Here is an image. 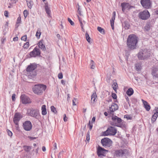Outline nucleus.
Here are the masks:
<instances>
[{
	"instance_id": "nucleus-1",
	"label": "nucleus",
	"mask_w": 158,
	"mask_h": 158,
	"mask_svg": "<svg viewBox=\"0 0 158 158\" xmlns=\"http://www.w3.org/2000/svg\"><path fill=\"white\" fill-rule=\"evenodd\" d=\"M138 42V37L134 34L129 35L127 40V45L130 50L136 49L137 46Z\"/></svg>"
},
{
	"instance_id": "nucleus-2",
	"label": "nucleus",
	"mask_w": 158,
	"mask_h": 158,
	"mask_svg": "<svg viewBox=\"0 0 158 158\" xmlns=\"http://www.w3.org/2000/svg\"><path fill=\"white\" fill-rule=\"evenodd\" d=\"M37 65L35 63L31 64L27 66L26 71L29 78H33L36 75V73L35 70L37 68Z\"/></svg>"
},
{
	"instance_id": "nucleus-3",
	"label": "nucleus",
	"mask_w": 158,
	"mask_h": 158,
	"mask_svg": "<svg viewBox=\"0 0 158 158\" xmlns=\"http://www.w3.org/2000/svg\"><path fill=\"white\" fill-rule=\"evenodd\" d=\"M27 114L28 116L38 119L40 117L39 111L38 109L30 108L27 110Z\"/></svg>"
},
{
	"instance_id": "nucleus-4",
	"label": "nucleus",
	"mask_w": 158,
	"mask_h": 158,
	"mask_svg": "<svg viewBox=\"0 0 158 158\" xmlns=\"http://www.w3.org/2000/svg\"><path fill=\"white\" fill-rule=\"evenodd\" d=\"M46 87V86L44 85H36L33 87L32 89L35 94L39 95L43 93Z\"/></svg>"
},
{
	"instance_id": "nucleus-5",
	"label": "nucleus",
	"mask_w": 158,
	"mask_h": 158,
	"mask_svg": "<svg viewBox=\"0 0 158 158\" xmlns=\"http://www.w3.org/2000/svg\"><path fill=\"white\" fill-rule=\"evenodd\" d=\"M150 56V51L147 49L141 50L138 53V57L140 60H144L148 58Z\"/></svg>"
},
{
	"instance_id": "nucleus-6",
	"label": "nucleus",
	"mask_w": 158,
	"mask_h": 158,
	"mask_svg": "<svg viewBox=\"0 0 158 158\" xmlns=\"http://www.w3.org/2000/svg\"><path fill=\"white\" fill-rule=\"evenodd\" d=\"M117 130L114 127H110L103 133V135L105 136L108 135H114L116 133Z\"/></svg>"
},
{
	"instance_id": "nucleus-7",
	"label": "nucleus",
	"mask_w": 158,
	"mask_h": 158,
	"mask_svg": "<svg viewBox=\"0 0 158 158\" xmlns=\"http://www.w3.org/2000/svg\"><path fill=\"white\" fill-rule=\"evenodd\" d=\"M112 121L111 124L116 126L119 127L120 124L122 122V119L116 116H114L112 118Z\"/></svg>"
},
{
	"instance_id": "nucleus-8",
	"label": "nucleus",
	"mask_w": 158,
	"mask_h": 158,
	"mask_svg": "<svg viewBox=\"0 0 158 158\" xmlns=\"http://www.w3.org/2000/svg\"><path fill=\"white\" fill-rule=\"evenodd\" d=\"M140 2L142 6L144 8L149 9L152 6V2L150 0H141Z\"/></svg>"
},
{
	"instance_id": "nucleus-9",
	"label": "nucleus",
	"mask_w": 158,
	"mask_h": 158,
	"mask_svg": "<svg viewBox=\"0 0 158 158\" xmlns=\"http://www.w3.org/2000/svg\"><path fill=\"white\" fill-rule=\"evenodd\" d=\"M101 143L104 147H110L111 145L112 141L110 139L106 138L101 139Z\"/></svg>"
},
{
	"instance_id": "nucleus-10",
	"label": "nucleus",
	"mask_w": 158,
	"mask_h": 158,
	"mask_svg": "<svg viewBox=\"0 0 158 158\" xmlns=\"http://www.w3.org/2000/svg\"><path fill=\"white\" fill-rule=\"evenodd\" d=\"M150 14L148 10H143L139 14V18L143 20L148 19L150 17Z\"/></svg>"
},
{
	"instance_id": "nucleus-11",
	"label": "nucleus",
	"mask_w": 158,
	"mask_h": 158,
	"mask_svg": "<svg viewBox=\"0 0 158 158\" xmlns=\"http://www.w3.org/2000/svg\"><path fill=\"white\" fill-rule=\"evenodd\" d=\"M40 49L36 47L32 51L30 52L29 55L31 57H35L37 56L40 55Z\"/></svg>"
},
{
	"instance_id": "nucleus-12",
	"label": "nucleus",
	"mask_w": 158,
	"mask_h": 158,
	"mask_svg": "<svg viewBox=\"0 0 158 158\" xmlns=\"http://www.w3.org/2000/svg\"><path fill=\"white\" fill-rule=\"evenodd\" d=\"M127 152L126 149L118 150L115 151L114 156L116 157L123 156H125Z\"/></svg>"
},
{
	"instance_id": "nucleus-13",
	"label": "nucleus",
	"mask_w": 158,
	"mask_h": 158,
	"mask_svg": "<svg viewBox=\"0 0 158 158\" xmlns=\"http://www.w3.org/2000/svg\"><path fill=\"white\" fill-rule=\"evenodd\" d=\"M20 99L23 104H27L31 103L30 98L24 94H22L20 96Z\"/></svg>"
},
{
	"instance_id": "nucleus-14",
	"label": "nucleus",
	"mask_w": 158,
	"mask_h": 158,
	"mask_svg": "<svg viewBox=\"0 0 158 158\" xmlns=\"http://www.w3.org/2000/svg\"><path fill=\"white\" fill-rule=\"evenodd\" d=\"M23 127L24 129L26 131H30L32 128V125L31 122L27 121L23 124Z\"/></svg>"
},
{
	"instance_id": "nucleus-15",
	"label": "nucleus",
	"mask_w": 158,
	"mask_h": 158,
	"mask_svg": "<svg viewBox=\"0 0 158 158\" xmlns=\"http://www.w3.org/2000/svg\"><path fill=\"white\" fill-rule=\"evenodd\" d=\"M22 117V115L20 113H15L13 118V121L16 125L18 126L19 122Z\"/></svg>"
},
{
	"instance_id": "nucleus-16",
	"label": "nucleus",
	"mask_w": 158,
	"mask_h": 158,
	"mask_svg": "<svg viewBox=\"0 0 158 158\" xmlns=\"http://www.w3.org/2000/svg\"><path fill=\"white\" fill-rule=\"evenodd\" d=\"M121 6L122 7V10L135 9V7L131 6L128 3L123 2L121 4Z\"/></svg>"
},
{
	"instance_id": "nucleus-17",
	"label": "nucleus",
	"mask_w": 158,
	"mask_h": 158,
	"mask_svg": "<svg viewBox=\"0 0 158 158\" xmlns=\"http://www.w3.org/2000/svg\"><path fill=\"white\" fill-rule=\"evenodd\" d=\"M107 151V150L100 146H98L97 149V154L99 156H104L106 152Z\"/></svg>"
},
{
	"instance_id": "nucleus-18",
	"label": "nucleus",
	"mask_w": 158,
	"mask_h": 158,
	"mask_svg": "<svg viewBox=\"0 0 158 158\" xmlns=\"http://www.w3.org/2000/svg\"><path fill=\"white\" fill-rule=\"evenodd\" d=\"M118 107L117 104L114 103H113L111 106L109 107L110 113L113 114V112L118 110Z\"/></svg>"
},
{
	"instance_id": "nucleus-19",
	"label": "nucleus",
	"mask_w": 158,
	"mask_h": 158,
	"mask_svg": "<svg viewBox=\"0 0 158 158\" xmlns=\"http://www.w3.org/2000/svg\"><path fill=\"white\" fill-rule=\"evenodd\" d=\"M116 15V13L115 11H114L112 14V17L111 19L110 20V24L112 29H114V22L115 19Z\"/></svg>"
},
{
	"instance_id": "nucleus-20",
	"label": "nucleus",
	"mask_w": 158,
	"mask_h": 158,
	"mask_svg": "<svg viewBox=\"0 0 158 158\" xmlns=\"http://www.w3.org/2000/svg\"><path fill=\"white\" fill-rule=\"evenodd\" d=\"M142 101L146 110L148 111H149L150 109V106L148 104V103L146 101H145L143 99H142Z\"/></svg>"
},
{
	"instance_id": "nucleus-21",
	"label": "nucleus",
	"mask_w": 158,
	"mask_h": 158,
	"mask_svg": "<svg viewBox=\"0 0 158 158\" xmlns=\"http://www.w3.org/2000/svg\"><path fill=\"white\" fill-rule=\"evenodd\" d=\"M152 74L153 76L158 78V69L156 68H153L152 69Z\"/></svg>"
},
{
	"instance_id": "nucleus-22",
	"label": "nucleus",
	"mask_w": 158,
	"mask_h": 158,
	"mask_svg": "<svg viewBox=\"0 0 158 158\" xmlns=\"http://www.w3.org/2000/svg\"><path fill=\"white\" fill-rule=\"evenodd\" d=\"M38 45L39 48H41L42 50L44 51L46 50V48L44 44L43 43V41H40L38 43Z\"/></svg>"
},
{
	"instance_id": "nucleus-23",
	"label": "nucleus",
	"mask_w": 158,
	"mask_h": 158,
	"mask_svg": "<svg viewBox=\"0 0 158 158\" xmlns=\"http://www.w3.org/2000/svg\"><path fill=\"white\" fill-rule=\"evenodd\" d=\"M42 114L43 115H45L47 114L46 106L43 105L41 107Z\"/></svg>"
},
{
	"instance_id": "nucleus-24",
	"label": "nucleus",
	"mask_w": 158,
	"mask_h": 158,
	"mask_svg": "<svg viewBox=\"0 0 158 158\" xmlns=\"http://www.w3.org/2000/svg\"><path fill=\"white\" fill-rule=\"evenodd\" d=\"M133 93L134 91L133 89L132 88H130L127 91L126 94L128 95L131 96L133 94Z\"/></svg>"
},
{
	"instance_id": "nucleus-25",
	"label": "nucleus",
	"mask_w": 158,
	"mask_h": 158,
	"mask_svg": "<svg viewBox=\"0 0 158 158\" xmlns=\"http://www.w3.org/2000/svg\"><path fill=\"white\" fill-rule=\"evenodd\" d=\"M97 97V96L96 93H94L92 94L91 100V103H94V102L96 98Z\"/></svg>"
},
{
	"instance_id": "nucleus-26",
	"label": "nucleus",
	"mask_w": 158,
	"mask_h": 158,
	"mask_svg": "<svg viewBox=\"0 0 158 158\" xmlns=\"http://www.w3.org/2000/svg\"><path fill=\"white\" fill-rule=\"evenodd\" d=\"M112 87L113 89L117 93V89L118 88V86L117 83L116 81H113V83L112 85Z\"/></svg>"
},
{
	"instance_id": "nucleus-27",
	"label": "nucleus",
	"mask_w": 158,
	"mask_h": 158,
	"mask_svg": "<svg viewBox=\"0 0 158 158\" xmlns=\"http://www.w3.org/2000/svg\"><path fill=\"white\" fill-rule=\"evenodd\" d=\"M27 2L28 8L30 9H31L32 6L33 5V2L30 0H29V1L27 0Z\"/></svg>"
},
{
	"instance_id": "nucleus-28",
	"label": "nucleus",
	"mask_w": 158,
	"mask_h": 158,
	"mask_svg": "<svg viewBox=\"0 0 158 158\" xmlns=\"http://www.w3.org/2000/svg\"><path fill=\"white\" fill-rule=\"evenodd\" d=\"M85 36V38H86V39L87 41L89 44H91V41H90L91 38L90 37L89 35L88 34V32L87 31L86 32Z\"/></svg>"
},
{
	"instance_id": "nucleus-29",
	"label": "nucleus",
	"mask_w": 158,
	"mask_h": 158,
	"mask_svg": "<svg viewBox=\"0 0 158 158\" xmlns=\"http://www.w3.org/2000/svg\"><path fill=\"white\" fill-rule=\"evenodd\" d=\"M136 70L138 71H139L141 69V65L140 63H138L135 65Z\"/></svg>"
},
{
	"instance_id": "nucleus-30",
	"label": "nucleus",
	"mask_w": 158,
	"mask_h": 158,
	"mask_svg": "<svg viewBox=\"0 0 158 158\" xmlns=\"http://www.w3.org/2000/svg\"><path fill=\"white\" fill-rule=\"evenodd\" d=\"M24 150L27 152H29L31 149V147L27 146H23Z\"/></svg>"
},
{
	"instance_id": "nucleus-31",
	"label": "nucleus",
	"mask_w": 158,
	"mask_h": 158,
	"mask_svg": "<svg viewBox=\"0 0 158 158\" xmlns=\"http://www.w3.org/2000/svg\"><path fill=\"white\" fill-rule=\"evenodd\" d=\"M98 30L101 33L104 34L105 33L104 29L100 27H98L97 28Z\"/></svg>"
},
{
	"instance_id": "nucleus-32",
	"label": "nucleus",
	"mask_w": 158,
	"mask_h": 158,
	"mask_svg": "<svg viewBox=\"0 0 158 158\" xmlns=\"http://www.w3.org/2000/svg\"><path fill=\"white\" fill-rule=\"evenodd\" d=\"M21 17L19 15V17L17 18V22H16V26L18 27L19 26V24L21 23Z\"/></svg>"
},
{
	"instance_id": "nucleus-33",
	"label": "nucleus",
	"mask_w": 158,
	"mask_h": 158,
	"mask_svg": "<svg viewBox=\"0 0 158 158\" xmlns=\"http://www.w3.org/2000/svg\"><path fill=\"white\" fill-rule=\"evenodd\" d=\"M41 34L40 30V29H38L36 31L35 35L37 38H39L40 37Z\"/></svg>"
},
{
	"instance_id": "nucleus-34",
	"label": "nucleus",
	"mask_w": 158,
	"mask_h": 158,
	"mask_svg": "<svg viewBox=\"0 0 158 158\" xmlns=\"http://www.w3.org/2000/svg\"><path fill=\"white\" fill-rule=\"evenodd\" d=\"M158 116V115H156V114H154L152 116V121L153 122H155Z\"/></svg>"
},
{
	"instance_id": "nucleus-35",
	"label": "nucleus",
	"mask_w": 158,
	"mask_h": 158,
	"mask_svg": "<svg viewBox=\"0 0 158 158\" xmlns=\"http://www.w3.org/2000/svg\"><path fill=\"white\" fill-rule=\"evenodd\" d=\"M51 109L52 111L54 113V114H56L57 111L56 109L54 106H52L51 107Z\"/></svg>"
},
{
	"instance_id": "nucleus-36",
	"label": "nucleus",
	"mask_w": 158,
	"mask_h": 158,
	"mask_svg": "<svg viewBox=\"0 0 158 158\" xmlns=\"http://www.w3.org/2000/svg\"><path fill=\"white\" fill-rule=\"evenodd\" d=\"M29 46V42H26L23 45V48H24L27 49Z\"/></svg>"
},
{
	"instance_id": "nucleus-37",
	"label": "nucleus",
	"mask_w": 158,
	"mask_h": 158,
	"mask_svg": "<svg viewBox=\"0 0 158 158\" xmlns=\"http://www.w3.org/2000/svg\"><path fill=\"white\" fill-rule=\"evenodd\" d=\"M28 10H24L23 15L25 18L28 15Z\"/></svg>"
},
{
	"instance_id": "nucleus-38",
	"label": "nucleus",
	"mask_w": 158,
	"mask_h": 158,
	"mask_svg": "<svg viewBox=\"0 0 158 158\" xmlns=\"http://www.w3.org/2000/svg\"><path fill=\"white\" fill-rule=\"evenodd\" d=\"M150 26L149 25L147 24L144 27V29L146 31H148L150 29Z\"/></svg>"
},
{
	"instance_id": "nucleus-39",
	"label": "nucleus",
	"mask_w": 158,
	"mask_h": 158,
	"mask_svg": "<svg viewBox=\"0 0 158 158\" xmlns=\"http://www.w3.org/2000/svg\"><path fill=\"white\" fill-rule=\"evenodd\" d=\"M89 132L88 131L87 132L86 136V140L88 141L89 140Z\"/></svg>"
},
{
	"instance_id": "nucleus-40",
	"label": "nucleus",
	"mask_w": 158,
	"mask_h": 158,
	"mask_svg": "<svg viewBox=\"0 0 158 158\" xmlns=\"http://www.w3.org/2000/svg\"><path fill=\"white\" fill-rule=\"evenodd\" d=\"M68 20L71 25H74V23L70 19L68 18Z\"/></svg>"
},
{
	"instance_id": "nucleus-41",
	"label": "nucleus",
	"mask_w": 158,
	"mask_h": 158,
	"mask_svg": "<svg viewBox=\"0 0 158 158\" xmlns=\"http://www.w3.org/2000/svg\"><path fill=\"white\" fill-rule=\"evenodd\" d=\"M27 39V35H25L23 36L21 38V40H24V41H26Z\"/></svg>"
},
{
	"instance_id": "nucleus-42",
	"label": "nucleus",
	"mask_w": 158,
	"mask_h": 158,
	"mask_svg": "<svg viewBox=\"0 0 158 158\" xmlns=\"http://www.w3.org/2000/svg\"><path fill=\"white\" fill-rule=\"evenodd\" d=\"M46 13L48 14V17H51V10H46Z\"/></svg>"
},
{
	"instance_id": "nucleus-43",
	"label": "nucleus",
	"mask_w": 158,
	"mask_h": 158,
	"mask_svg": "<svg viewBox=\"0 0 158 158\" xmlns=\"http://www.w3.org/2000/svg\"><path fill=\"white\" fill-rule=\"evenodd\" d=\"M7 132L8 133V135L10 136H11L12 135V132L9 130H7Z\"/></svg>"
},
{
	"instance_id": "nucleus-44",
	"label": "nucleus",
	"mask_w": 158,
	"mask_h": 158,
	"mask_svg": "<svg viewBox=\"0 0 158 158\" xmlns=\"http://www.w3.org/2000/svg\"><path fill=\"white\" fill-rule=\"evenodd\" d=\"M58 77L59 79H61L63 78V74L61 73H59L58 75Z\"/></svg>"
},
{
	"instance_id": "nucleus-45",
	"label": "nucleus",
	"mask_w": 158,
	"mask_h": 158,
	"mask_svg": "<svg viewBox=\"0 0 158 158\" xmlns=\"http://www.w3.org/2000/svg\"><path fill=\"white\" fill-rule=\"evenodd\" d=\"M112 97L114 99H116L117 98V95L114 93H112Z\"/></svg>"
},
{
	"instance_id": "nucleus-46",
	"label": "nucleus",
	"mask_w": 158,
	"mask_h": 158,
	"mask_svg": "<svg viewBox=\"0 0 158 158\" xmlns=\"http://www.w3.org/2000/svg\"><path fill=\"white\" fill-rule=\"evenodd\" d=\"M91 63L92 64V65L91 67V68L92 69H94L95 68V66L94 65V61L93 60H91Z\"/></svg>"
},
{
	"instance_id": "nucleus-47",
	"label": "nucleus",
	"mask_w": 158,
	"mask_h": 158,
	"mask_svg": "<svg viewBox=\"0 0 158 158\" xmlns=\"http://www.w3.org/2000/svg\"><path fill=\"white\" fill-rule=\"evenodd\" d=\"M77 99L76 98H74V99L73 100V106L76 105V104L75 103V102L77 101Z\"/></svg>"
},
{
	"instance_id": "nucleus-48",
	"label": "nucleus",
	"mask_w": 158,
	"mask_h": 158,
	"mask_svg": "<svg viewBox=\"0 0 158 158\" xmlns=\"http://www.w3.org/2000/svg\"><path fill=\"white\" fill-rule=\"evenodd\" d=\"M80 23L81 26V27L82 31L84 32H85V30H84V28H83V24H82V22L81 21H80Z\"/></svg>"
},
{
	"instance_id": "nucleus-49",
	"label": "nucleus",
	"mask_w": 158,
	"mask_h": 158,
	"mask_svg": "<svg viewBox=\"0 0 158 158\" xmlns=\"http://www.w3.org/2000/svg\"><path fill=\"white\" fill-rule=\"evenodd\" d=\"M125 118H126L127 119H131L132 117L127 115H125L124 116Z\"/></svg>"
},
{
	"instance_id": "nucleus-50",
	"label": "nucleus",
	"mask_w": 158,
	"mask_h": 158,
	"mask_svg": "<svg viewBox=\"0 0 158 158\" xmlns=\"http://www.w3.org/2000/svg\"><path fill=\"white\" fill-rule=\"evenodd\" d=\"M15 94H12V99L13 101H15Z\"/></svg>"
},
{
	"instance_id": "nucleus-51",
	"label": "nucleus",
	"mask_w": 158,
	"mask_h": 158,
	"mask_svg": "<svg viewBox=\"0 0 158 158\" xmlns=\"http://www.w3.org/2000/svg\"><path fill=\"white\" fill-rule=\"evenodd\" d=\"M45 10H49L50 8L48 4H46L45 6Z\"/></svg>"
},
{
	"instance_id": "nucleus-52",
	"label": "nucleus",
	"mask_w": 158,
	"mask_h": 158,
	"mask_svg": "<svg viewBox=\"0 0 158 158\" xmlns=\"http://www.w3.org/2000/svg\"><path fill=\"white\" fill-rule=\"evenodd\" d=\"M8 12L7 10H5L4 12V15L6 17H8Z\"/></svg>"
},
{
	"instance_id": "nucleus-53",
	"label": "nucleus",
	"mask_w": 158,
	"mask_h": 158,
	"mask_svg": "<svg viewBox=\"0 0 158 158\" xmlns=\"http://www.w3.org/2000/svg\"><path fill=\"white\" fill-rule=\"evenodd\" d=\"M67 118L66 116V115L65 114H64V122H66L67 120Z\"/></svg>"
},
{
	"instance_id": "nucleus-54",
	"label": "nucleus",
	"mask_w": 158,
	"mask_h": 158,
	"mask_svg": "<svg viewBox=\"0 0 158 158\" xmlns=\"http://www.w3.org/2000/svg\"><path fill=\"white\" fill-rule=\"evenodd\" d=\"M155 110L156 112L154 114H156V115H158V107H155Z\"/></svg>"
},
{
	"instance_id": "nucleus-55",
	"label": "nucleus",
	"mask_w": 158,
	"mask_h": 158,
	"mask_svg": "<svg viewBox=\"0 0 158 158\" xmlns=\"http://www.w3.org/2000/svg\"><path fill=\"white\" fill-rule=\"evenodd\" d=\"M89 129L90 130H91L92 129L93 125H92L90 124V121H89Z\"/></svg>"
},
{
	"instance_id": "nucleus-56",
	"label": "nucleus",
	"mask_w": 158,
	"mask_h": 158,
	"mask_svg": "<svg viewBox=\"0 0 158 158\" xmlns=\"http://www.w3.org/2000/svg\"><path fill=\"white\" fill-rule=\"evenodd\" d=\"M61 24L60 25V29L61 30H63V28H64V27H63V25H62V21H61Z\"/></svg>"
},
{
	"instance_id": "nucleus-57",
	"label": "nucleus",
	"mask_w": 158,
	"mask_h": 158,
	"mask_svg": "<svg viewBox=\"0 0 158 158\" xmlns=\"http://www.w3.org/2000/svg\"><path fill=\"white\" fill-rule=\"evenodd\" d=\"M28 137L31 140H33L36 139V137H33L30 136H28Z\"/></svg>"
},
{
	"instance_id": "nucleus-58",
	"label": "nucleus",
	"mask_w": 158,
	"mask_h": 158,
	"mask_svg": "<svg viewBox=\"0 0 158 158\" xmlns=\"http://www.w3.org/2000/svg\"><path fill=\"white\" fill-rule=\"evenodd\" d=\"M53 146L54 148V150H55L57 148L56 144V143H54V144L53 145Z\"/></svg>"
},
{
	"instance_id": "nucleus-59",
	"label": "nucleus",
	"mask_w": 158,
	"mask_h": 158,
	"mask_svg": "<svg viewBox=\"0 0 158 158\" xmlns=\"http://www.w3.org/2000/svg\"><path fill=\"white\" fill-rule=\"evenodd\" d=\"M18 38L17 37H14L13 39V40L14 41H17L18 40Z\"/></svg>"
},
{
	"instance_id": "nucleus-60",
	"label": "nucleus",
	"mask_w": 158,
	"mask_h": 158,
	"mask_svg": "<svg viewBox=\"0 0 158 158\" xmlns=\"http://www.w3.org/2000/svg\"><path fill=\"white\" fill-rule=\"evenodd\" d=\"M42 150L43 152H45L46 150V149L44 146H43L42 148Z\"/></svg>"
},
{
	"instance_id": "nucleus-61",
	"label": "nucleus",
	"mask_w": 158,
	"mask_h": 158,
	"mask_svg": "<svg viewBox=\"0 0 158 158\" xmlns=\"http://www.w3.org/2000/svg\"><path fill=\"white\" fill-rule=\"evenodd\" d=\"M95 117H93L92 119V122H95Z\"/></svg>"
},
{
	"instance_id": "nucleus-62",
	"label": "nucleus",
	"mask_w": 158,
	"mask_h": 158,
	"mask_svg": "<svg viewBox=\"0 0 158 158\" xmlns=\"http://www.w3.org/2000/svg\"><path fill=\"white\" fill-rule=\"evenodd\" d=\"M61 83L63 85H65V81L64 80H61Z\"/></svg>"
},
{
	"instance_id": "nucleus-63",
	"label": "nucleus",
	"mask_w": 158,
	"mask_h": 158,
	"mask_svg": "<svg viewBox=\"0 0 158 158\" xmlns=\"http://www.w3.org/2000/svg\"><path fill=\"white\" fill-rule=\"evenodd\" d=\"M57 37L59 39H60V36L59 34H57L56 35Z\"/></svg>"
},
{
	"instance_id": "nucleus-64",
	"label": "nucleus",
	"mask_w": 158,
	"mask_h": 158,
	"mask_svg": "<svg viewBox=\"0 0 158 158\" xmlns=\"http://www.w3.org/2000/svg\"><path fill=\"white\" fill-rule=\"evenodd\" d=\"M13 3H16L17 0H10Z\"/></svg>"
}]
</instances>
